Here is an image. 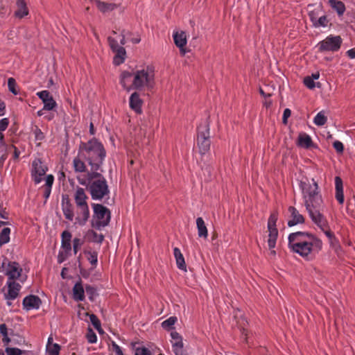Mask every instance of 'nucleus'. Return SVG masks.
<instances>
[{
  "label": "nucleus",
  "mask_w": 355,
  "mask_h": 355,
  "mask_svg": "<svg viewBox=\"0 0 355 355\" xmlns=\"http://www.w3.org/2000/svg\"><path fill=\"white\" fill-rule=\"evenodd\" d=\"M94 214L100 220L99 225L106 226L110 219V211L108 209L100 204H93Z\"/></svg>",
  "instance_id": "nucleus-11"
},
{
  "label": "nucleus",
  "mask_w": 355,
  "mask_h": 355,
  "mask_svg": "<svg viewBox=\"0 0 355 355\" xmlns=\"http://www.w3.org/2000/svg\"><path fill=\"white\" fill-rule=\"evenodd\" d=\"M346 53L350 59H354L355 58V48L348 50Z\"/></svg>",
  "instance_id": "nucleus-63"
},
{
  "label": "nucleus",
  "mask_w": 355,
  "mask_h": 355,
  "mask_svg": "<svg viewBox=\"0 0 355 355\" xmlns=\"http://www.w3.org/2000/svg\"><path fill=\"white\" fill-rule=\"evenodd\" d=\"M298 144L304 148H309L312 144V140L311 137L306 134H301L298 138Z\"/></svg>",
  "instance_id": "nucleus-30"
},
{
  "label": "nucleus",
  "mask_w": 355,
  "mask_h": 355,
  "mask_svg": "<svg viewBox=\"0 0 355 355\" xmlns=\"http://www.w3.org/2000/svg\"><path fill=\"white\" fill-rule=\"evenodd\" d=\"M89 316L90 322L94 326V327L99 332L101 333L103 330L101 329V324L99 319L97 318V316L93 313L89 314L87 313Z\"/></svg>",
  "instance_id": "nucleus-35"
},
{
  "label": "nucleus",
  "mask_w": 355,
  "mask_h": 355,
  "mask_svg": "<svg viewBox=\"0 0 355 355\" xmlns=\"http://www.w3.org/2000/svg\"><path fill=\"white\" fill-rule=\"evenodd\" d=\"M8 87L9 89V91L12 92L13 94L16 95L18 94L17 90L16 89L17 87V83L15 81V79L13 78H9L8 80Z\"/></svg>",
  "instance_id": "nucleus-40"
},
{
  "label": "nucleus",
  "mask_w": 355,
  "mask_h": 355,
  "mask_svg": "<svg viewBox=\"0 0 355 355\" xmlns=\"http://www.w3.org/2000/svg\"><path fill=\"white\" fill-rule=\"evenodd\" d=\"M335 186L336 191H343V180L338 176L335 178Z\"/></svg>",
  "instance_id": "nucleus-51"
},
{
  "label": "nucleus",
  "mask_w": 355,
  "mask_h": 355,
  "mask_svg": "<svg viewBox=\"0 0 355 355\" xmlns=\"http://www.w3.org/2000/svg\"><path fill=\"white\" fill-rule=\"evenodd\" d=\"M86 337L89 343H96L97 341V336L91 328H88Z\"/></svg>",
  "instance_id": "nucleus-41"
},
{
  "label": "nucleus",
  "mask_w": 355,
  "mask_h": 355,
  "mask_svg": "<svg viewBox=\"0 0 355 355\" xmlns=\"http://www.w3.org/2000/svg\"><path fill=\"white\" fill-rule=\"evenodd\" d=\"M92 241L94 242L101 243L104 239V236L101 234H98L96 232L92 231Z\"/></svg>",
  "instance_id": "nucleus-48"
},
{
  "label": "nucleus",
  "mask_w": 355,
  "mask_h": 355,
  "mask_svg": "<svg viewBox=\"0 0 355 355\" xmlns=\"http://www.w3.org/2000/svg\"><path fill=\"white\" fill-rule=\"evenodd\" d=\"M173 347L174 348V352L175 354H176V351H178L179 352H182L183 343H182V339L176 340V341H173Z\"/></svg>",
  "instance_id": "nucleus-47"
},
{
  "label": "nucleus",
  "mask_w": 355,
  "mask_h": 355,
  "mask_svg": "<svg viewBox=\"0 0 355 355\" xmlns=\"http://www.w3.org/2000/svg\"><path fill=\"white\" fill-rule=\"evenodd\" d=\"M329 24V19H328L327 16L324 15L322 16H320V17L317 20V24H315V28H326Z\"/></svg>",
  "instance_id": "nucleus-37"
},
{
  "label": "nucleus",
  "mask_w": 355,
  "mask_h": 355,
  "mask_svg": "<svg viewBox=\"0 0 355 355\" xmlns=\"http://www.w3.org/2000/svg\"><path fill=\"white\" fill-rule=\"evenodd\" d=\"M342 39L339 35H330L324 40L320 41L317 46L320 52L338 51L341 46Z\"/></svg>",
  "instance_id": "nucleus-7"
},
{
  "label": "nucleus",
  "mask_w": 355,
  "mask_h": 355,
  "mask_svg": "<svg viewBox=\"0 0 355 355\" xmlns=\"http://www.w3.org/2000/svg\"><path fill=\"white\" fill-rule=\"evenodd\" d=\"M6 285L8 291L4 293L5 300H15L19 296L21 286L15 281H8Z\"/></svg>",
  "instance_id": "nucleus-13"
},
{
  "label": "nucleus",
  "mask_w": 355,
  "mask_h": 355,
  "mask_svg": "<svg viewBox=\"0 0 355 355\" xmlns=\"http://www.w3.org/2000/svg\"><path fill=\"white\" fill-rule=\"evenodd\" d=\"M288 211L291 214V219L288 220V225L289 227H292L296 225L297 224H302L304 222V216L300 214V212L297 210L294 207H289Z\"/></svg>",
  "instance_id": "nucleus-18"
},
{
  "label": "nucleus",
  "mask_w": 355,
  "mask_h": 355,
  "mask_svg": "<svg viewBox=\"0 0 355 355\" xmlns=\"http://www.w3.org/2000/svg\"><path fill=\"white\" fill-rule=\"evenodd\" d=\"M336 199L338 202L342 205L344 202V194L343 191H336Z\"/></svg>",
  "instance_id": "nucleus-58"
},
{
  "label": "nucleus",
  "mask_w": 355,
  "mask_h": 355,
  "mask_svg": "<svg viewBox=\"0 0 355 355\" xmlns=\"http://www.w3.org/2000/svg\"><path fill=\"white\" fill-rule=\"evenodd\" d=\"M70 252L71 251H66L61 249L58 255V262L59 263L64 262L68 258Z\"/></svg>",
  "instance_id": "nucleus-42"
},
{
  "label": "nucleus",
  "mask_w": 355,
  "mask_h": 355,
  "mask_svg": "<svg viewBox=\"0 0 355 355\" xmlns=\"http://www.w3.org/2000/svg\"><path fill=\"white\" fill-rule=\"evenodd\" d=\"M107 41L111 49L115 53L113 61L114 64L116 65L122 64L125 60V49L123 46H119L118 42L112 37H109Z\"/></svg>",
  "instance_id": "nucleus-8"
},
{
  "label": "nucleus",
  "mask_w": 355,
  "mask_h": 355,
  "mask_svg": "<svg viewBox=\"0 0 355 355\" xmlns=\"http://www.w3.org/2000/svg\"><path fill=\"white\" fill-rule=\"evenodd\" d=\"M288 246L294 252L309 259L313 252L322 249V242L311 234L297 232L288 236Z\"/></svg>",
  "instance_id": "nucleus-2"
},
{
  "label": "nucleus",
  "mask_w": 355,
  "mask_h": 355,
  "mask_svg": "<svg viewBox=\"0 0 355 355\" xmlns=\"http://www.w3.org/2000/svg\"><path fill=\"white\" fill-rule=\"evenodd\" d=\"M34 135H35V139L37 141H42L44 138V133L37 127H36L34 130Z\"/></svg>",
  "instance_id": "nucleus-52"
},
{
  "label": "nucleus",
  "mask_w": 355,
  "mask_h": 355,
  "mask_svg": "<svg viewBox=\"0 0 355 355\" xmlns=\"http://www.w3.org/2000/svg\"><path fill=\"white\" fill-rule=\"evenodd\" d=\"M300 187L304 205L310 218L321 213L323 200L319 191L318 183L312 179V183L302 182Z\"/></svg>",
  "instance_id": "nucleus-4"
},
{
  "label": "nucleus",
  "mask_w": 355,
  "mask_h": 355,
  "mask_svg": "<svg viewBox=\"0 0 355 355\" xmlns=\"http://www.w3.org/2000/svg\"><path fill=\"white\" fill-rule=\"evenodd\" d=\"M46 351L49 355H59L60 346L57 343H54L53 345H46Z\"/></svg>",
  "instance_id": "nucleus-38"
},
{
  "label": "nucleus",
  "mask_w": 355,
  "mask_h": 355,
  "mask_svg": "<svg viewBox=\"0 0 355 355\" xmlns=\"http://www.w3.org/2000/svg\"><path fill=\"white\" fill-rule=\"evenodd\" d=\"M135 355H151V352L146 347H138L135 349Z\"/></svg>",
  "instance_id": "nucleus-49"
},
{
  "label": "nucleus",
  "mask_w": 355,
  "mask_h": 355,
  "mask_svg": "<svg viewBox=\"0 0 355 355\" xmlns=\"http://www.w3.org/2000/svg\"><path fill=\"white\" fill-rule=\"evenodd\" d=\"M42 304L40 298L34 295H30L25 297L23 300V307L26 311L31 309H38Z\"/></svg>",
  "instance_id": "nucleus-14"
},
{
  "label": "nucleus",
  "mask_w": 355,
  "mask_h": 355,
  "mask_svg": "<svg viewBox=\"0 0 355 355\" xmlns=\"http://www.w3.org/2000/svg\"><path fill=\"white\" fill-rule=\"evenodd\" d=\"M133 77L134 72L131 73L127 71H124L121 73L120 83L122 87L128 92L133 89Z\"/></svg>",
  "instance_id": "nucleus-17"
},
{
  "label": "nucleus",
  "mask_w": 355,
  "mask_h": 355,
  "mask_svg": "<svg viewBox=\"0 0 355 355\" xmlns=\"http://www.w3.org/2000/svg\"><path fill=\"white\" fill-rule=\"evenodd\" d=\"M143 100L140 97V94L137 92L132 93L129 98V106L131 110H134L137 114H141Z\"/></svg>",
  "instance_id": "nucleus-15"
},
{
  "label": "nucleus",
  "mask_w": 355,
  "mask_h": 355,
  "mask_svg": "<svg viewBox=\"0 0 355 355\" xmlns=\"http://www.w3.org/2000/svg\"><path fill=\"white\" fill-rule=\"evenodd\" d=\"M322 12V6H318V8L310 10L309 12V16L311 21L313 24V26L315 27V24H317V20L320 17L319 14Z\"/></svg>",
  "instance_id": "nucleus-31"
},
{
  "label": "nucleus",
  "mask_w": 355,
  "mask_h": 355,
  "mask_svg": "<svg viewBox=\"0 0 355 355\" xmlns=\"http://www.w3.org/2000/svg\"><path fill=\"white\" fill-rule=\"evenodd\" d=\"M74 199L77 207L83 206L87 204V196L85 193V189L81 187H78L74 194Z\"/></svg>",
  "instance_id": "nucleus-21"
},
{
  "label": "nucleus",
  "mask_w": 355,
  "mask_h": 355,
  "mask_svg": "<svg viewBox=\"0 0 355 355\" xmlns=\"http://www.w3.org/2000/svg\"><path fill=\"white\" fill-rule=\"evenodd\" d=\"M98 8L102 12H107L113 10L116 8L114 3H109L103 1L98 2Z\"/></svg>",
  "instance_id": "nucleus-33"
},
{
  "label": "nucleus",
  "mask_w": 355,
  "mask_h": 355,
  "mask_svg": "<svg viewBox=\"0 0 355 355\" xmlns=\"http://www.w3.org/2000/svg\"><path fill=\"white\" fill-rule=\"evenodd\" d=\"M54 177L53 175H48L45 179V184L43 186L44 187L52 188V185L53 184Z\"/></svg>",
  "instance_id": "nucleus-54"
},
{
  "label": "nucleus",
  "mask_w": 355,
  "mask_h": 355,
  "mask_svg": "<svg viewBox=\"0 0 355 355\" xmlns=\"http://www.w3.org/2000/svg\"><path fill=\"white\" fill-rule=\"evenodd\" d=\"M333 146L335 148V150L339 153H343L344 150V146L343 143L340 141H335L333 143Z\"/></svg>",
  "instance_id": "nucleus-53"
},
{
  "label": "nucleus",
  "mask_w": 355,
  "mask_h": 355,
  "mask_svg": "<svg viewBox=\"0 0 355 355\" xmlns=\"http://www.w3.org/2000/svg\"><path fill=\"white\" fill-rule=\"evenodd\" d=\"M112 347L116 355H123L121 348L115 342H112Z\"/></svg>",
  "instance_id": "nucleus-56"
},
{
  "label": "nucleus",
  "mask_w": 355,
  "mask_h": 355,
  "mask_svg": "<svg viewBox=\"0 0 355 355\" xmlns=\"http://www.w3.org/2000/svg\"><path fill=\"white\" fill-rule=\"evenodd\" d=\"M154 71L150 67H146L134 71L133 89H151L154 85Z\"/></svg>",
  "instance_id": "nucleus-5"
},
{
  "label": "nucleus",
  "mask_w": 355,
  "mask_h": 355,
  "mask_svg": "<svg viewBox=\"0 0 355 355\" xmlns=\"http://www.w3.org/2000/svg\"><path fill=\"white\" fill-rule=\"evenodd\" d=\"M304 83L309 89H313L315 87V84L313 80V78H311L310 76H306L304 78Z\"/></svg>",
  "instance_id": "nucleus-50"
},
{
  "label": "nucleus",
  "mask_w": 355,
  "mask_h": 355,
  "mask_svg": "<svg viewBox=\"0 0 355 355\" xmlns=\"http://www.w3.org/2000/svg\"><path fill=\"white\" fill-rule=\"evenodd\" d=\"M196 227L198 236L200 238L207 239L208 236V230L202 218H197Z\"/></svg>",
  "instance_id": "nucleus-25"
},
{
  "label": "nucleus",
  "mask_w": 355,
  "mask_h": 355,
  "mask_svg": "<svg viewBox=\"0 0 355 355\" xmlns=\"http://www.w3.org/2000/svg\"><path fill=\"white\" fill-rule=\"evenodd\" d=\"M47 167L44 165L41 159H35L32 163L31 175L35 184H39L42 181V176L44 175Z\"/></svg>",
  "instance_id": "nucleus-9"
},
{
  "label": "nucleus",
  "mask_w": 355,
  "mask_h": 355,
  "mask_svg": "<svg viewBox=\"0 0 355 355\" xmlns=\"http://www.w3.org/2000/svg\"><path fill=\"white\" fill-rule=\"evenodd\" d=\"M36 95L44 103L43 110L51 111L57 106L55 101L53 99L52 95H51L48 90H42L38 92H37Z\"/></svg>",
  "instance_id": "nucleus-12"
},
{
  "label": "nucleus",
  "mask_w": 355,
  "mask_h": 355,
  "mask_svg": "<svg viewBox=\"0 0 355 355\" xmlns=\"http://www.w3.org/2000/svg\"><path fill=\"white\" fill-rule=\"evenodd\" d=\"M83 244V241L78 238H75L73 241V250L75 254H77L78 250Z\"/></svg>",
  "instance_id": "nucleus-45"
},
{
  "label": "nucleus",
  "mask_w": 355,
  "mask_h": 355,
  "mask_svg": "<svg viewBox=\"0 0 355 355\" xmlns=\"http://www.w3.org/2000/svg\"><path fill=\"white\" fill-rule=\"evenodd\" d=\"M291 114V110H289L288 108H286L284 110V113H283V119H282L284 123H287V119L288 117H290Z\"/></svg>",
  "instance_id": "nucleus-59"
},
{
  "label": "nucleus",
  "mask_w": 355,
  "mask_h": 355,
  "mask_svg": "<svg viewBox=\"0 0 355 355\" xmlns=\"http://www.w3.org/2000/svg\"><path fill=\"white\" fill-rule=\"evenodd\" d=\"M197 145L202 155H205L209 150V124L207 120L198 128Z\"/></svg>",
  "instance_id": "nucleus-6"
},
{
  "label": "nucleus",
  "mask_w": 355,
  "mask_h": 355,
  "mask_svg": "<svg viewBox=\"0 0 355 355\" xmlns=\"http://www.w3.org/2000/svg\"><path fill=\"white\" fill-rule=\"evenodd\" d=\"M9 125V119L8 118H3L0 120V132L4 131L7 129Z\"/></svg>",
  "instance_id": "nucleus-55"
},
{
  "label": "nucleus",
  "mask_w": 355,
  "mask_h": 355,
  "mask_svg": "<svg viewBox=\"0 0 355 355\" xmlns=\"http://www.w3.org/2000/svg\"><path fill=\"white\" fill-rule=\"evenodd\" d=\"M72 297L76 302H83L85 300V289L81 279L73 286L72 288Z\"/></svg>",
  "instance_id": "nucleus-19"
},
{
  "label": "nucleus",
  "mask_w": 355,
  "mask_h": 355,
  "mask_svg": "<svg viewBox=\"0 0 355 355\" xmlns=\"http://www.w3.org/2000/svg\"><path fill=\"white\" fill-rule=\"evenodd\" d=\"M313 222L318 226V227L324 232L329 240L335 236L334 232L330 230L328 222L324 215L317 214L315 216L311 217Z\"/></svg>",
  "instance_id": "nucleus-10"
},
{
  "label": "nucleus",
  "mask_w": 355,
  "mask_h": 355,
  "mask_svg": "<svg viewBox=\"0 0 355 355\" xmlns=\"http://www.w3.org/2000/svg\"><path fill=\"white\" fill-rule=\"evenodd\" d=\"M330 246L337 252L338 250L341 249V246L340 245L338 239L336 237H333L330 240H329Z\"/></svg>",
  "instance_id": "nucleus-43"
},
{
  "label": "nucleus",
  "mask_w": 355,
  "mask_h": 355,
  "mask_svg": "<svg viewBox=\"0 0 355 355\" xmlns=\"http://www.w3.org/2000/svg\"><path fill=\"white\" fill-rule=\"evenodd\" d=\"M78 182L87 188L93 200H102L109 196L107 182L98 171L88 172L83 178L78 177Z\"/></svg>",
  "instance_id": "nucleus-3"
},
{
  "label": "nucleus",
  "mask_w": 355,
  "mask_h": 355,
  "mask_svg": "<svg viewBox=\"0 0 355 355\" xmlns=\"http://www.w3.org/2000/svg\"><path fill=\"white\" fill-rule=\"evenodd\" d=\"M10 229L9 227H4L0 233V246L8 243L10 241Z\"/></svg>",
  "instance_id": "nucleus-32"
},
{
  "label": "nucleus",
  "mask_w": 355,
  "mask_h": 355,
  "mask_svg": "<svg viewBox=\"0 0 355 355\" xmlns=\"http://www.w3.org/2000/svg\"><path fill=\"white\" fill-rule=\"evenodd\" d=\"M173 40L175 45L184 53L183 48L187 44L186 33L184 31H181L180 33L175 32L173 33Z\"/></svg>",
  "instance_id": "nucleus-22"
},
{
  "label": "nucleus",
  "mask_w": 355,
  "mask_h": 355,
  "mask_svg": "<svg viewBox=\"0 0 355 355\" xmlns=\"http://www.w3.org/2000/svg\"><path fill=\"white\" fill-rule=\"evenodd\" d=\"M171 336L172 339L173 340V341H176V340L182 339L180 334L176 331H172L171 333Z\"/></svg>",
  "instance_id": "nucleus-62"
},
{
  "label": "nucleus",
  "mask_w": 355,
  "mask_h": 355,
  "mask_svg": "<svg viewBox=\"0 0 355 355\" xmlns=\"http://www.w3.org/2000/svg\"><path fill=\"white\" fill-rule=\"evenodd\" d=\"M12 147L14 148V158L18 159L20 152L18 150V149L15 146H12Z\"/></svg>",
  "instance_id": "nucleus-64"
},
{
  "label": "nucleus",
  "mask_w": 355,
  "mask_h": 355,
  "mask_svg": "<svg viewBox=\"0 0 355 355\" xmlns=\"http://www.w3.org/2000/svg\"><path fill=\"white\" fill-rule=\"evenodd\" d=\"M177 322L176 317H170L162 323V327L166 330H170L173 328L175 323Z\"/></svg>",
  "instance_id": "nucleus-36"
},
{
  "label": "nucleus",
  "mask_w": 355,
  "mask_h": 355,
  "mask_svg": "<svg viewBox=\"0 0 355 355\" xmlns=\"http://www.w3.org/2000/svg\"><path fill=\"white\" fill-rule=\"evenodd\" d=\"M71 234L69 231H64L62 234L61 249L66 251L71 250Z\"/></svg>",
  "instance_id": "nucleus-26"
},
{
  "label": "nucleus",
  "mask_w": 355,
  "mask_h": 355,
  "mask_svg": "<svg viewBox=\"0 0 355 355\" xmlns=\"http://www.w3.org/2000/svg\"><path fill=\"white\" fill-rule=\"evenodd\" d=\"M106 156L103 144L93 139L87 142H81L78 155L73 159V168L76 173H86L98 171Z\"/></svg>",
  "instance_id": "nucleus-1"
},
{
  "label": "nucleus",
  "mask_w": 355,
  "mask_h": 355,
  "mask_svg": "<svg viewBox=\"0 0 355 355\" xmlns=\"http://www.w3.org/2000/svg\"><path fill=\"white\" fill-rule=\"evenodd\" d=\"M7 355H21L22 351L18 348L15 347H7L6 349Z\"/></svg>",
  "instance_id": "nucleus-46"
},
{
  "label": "nucleus",
  "mask_w": 355,
  "mask_h": 355,
  "mask_svg": "<svg viewBox=\"0 0 355 355\" xmlns=\"http://www.w3.org/2000/svg\"><path fill=\"white\" fill-rule=\"evenodd\" d=\"M22 272V268L17 262H9L6 271V275L8 276V281H15L19 278Z\"/></svg>",
  "instance_id": "nucleus-16"
},
{
  "label": "nucleus",
  "mask_w": 355,
  "mask_h": 355,
  "mask_svg": "<svg viewBox=\"0 0 355 355\" xmlns=\"http://www.w3.org/2000/svg\"><path fill=\"white\" fill-rule=\"evenodd\" d=\"M17 7V8L15 12L16 17L22 18L28 14V10L24 0H18Z\"/></svg>",
  "instance_id": "nucleus-28"
},
{
  "label": "nucleus",
  "mask_w": 355,
  "mask_h": 355,
  "mask_svg": "<svg viewBox=\"0 0 355 355\" xmlns=\"http://www.w3.org/2000/svg\"><path fill=\"white\" fill-rule=\"evenodd\" d=\"M79 211L76 217V221L80 225H84L89 217V209L88 205L78 207Z\"/></svg>",
  "instance_id": "nucleus-20"
},
{
  "label": "nucleus",
  "mask_w": 355,
  "mask_h": 355,
  "mask_svg": "<svg viewBox=\"0 0 355 355\" xmlns=\"http://www.w3.org/2000/svg\"><path fill=\"white\" fill-rule=\"evenodd\" d=\"M278 214L277 212H273L270 214L268 220V230L277 229L276 223L277 220Z\"/></svg>",
  "instance_id": "nucleus-39"
},
{
  "label": "nucleus",
  "mask_w": 355,
  "mask_h": 355,
  "mask_svg": "<svg viewBox=\"0 0 355 355\" xmlns=\"http://www.w3.org/2000/svg\"><path fill=\"white\" fill-rule=\"evenodd\" d=\"M173 254L176 260V264L179 269L186 270V263L183 254L178 248L173 249Z\"/></svg>",
  "instance_id": "nucleus-27"
},
{
  "label": "nucleus",
  "mask_w": 355,
  "mask_h": 355,
  "mask_svg": "<svg viewBox=\"0 0 355 355\" xmlns=\"http://www.w3.org/2000/svg\"><path fill=\"white\" fill-rule=\"evenodd\" d=\"M62 209L64 217L69 220L72 221L74 217L73 208L69 200H67L66 202L64 200H62Z\"/></svg>",
  "instance_id": "nucleus-23"
},
{
  "label": "nucleus",
  "mask_w": 355,
  "mask_h": 355,
  "mask_svg": "<svg viewBox=\"0 0 355 355\" xmlns=\"http://www.w3.org/2000/svg\"><path fill=\"white\" fill-rule=\"evenodd\" d=\"M0 333L3 337L7 338L8 328L6 324H0Z\"/></svg>",
  "instance_id": "nucleus-60"
},
{
  "label": "nucleus",
  "mask_w": 355,
  "mask_h": 355,
  "mask_svg": "<svg viewBox=\"0 0 355 355\" xmlns=\"http://www.w3.org/2000/svg\"><path fill=\"white\" fill-rule=\"evenodd\" d=\"M89 257L88 260L90 262V263L94 266L96 267L98 262V253L95 251L94 252H89Z\"/></svg>",
  "instance_id": "nucleus-44"
},
{
  "label": "nucleus",
  "mask_w": 355,
  "mask_h": 355,
  "mask_svg": "<svg viewBox=\"0 0 355 355\" xmlns=\"http://www.w3.org/2000/svg\"><path fill=\"white\" fill-rule=\"evenodd\" d=\"M41 189L43 191V196L45 198V200L46 201L51 195V189L44 187H42Z\"/></svg>",
  "instance_id": "nucleus-57"
},
{
  "label": "nucleus",
  "mask_w": 355,
  "mask_h": 355,
  "mask_svg": "<svg viewBox=\"0 0 355 355\" xmlns=\"http://www.w3.org/2000/svg\"><path fill=\"white\" fill-rule=\"evenodd\" d=\"M328 3L331 8L336 12L339 17L343 15L346 10L343 2L338 0H329Z\"/></svg>",
  "instance_id": "nucleus-24"
},
{
  "label": "nucleus",
  "mask_w": 355,
  "mask_h": 355,
  "mask_svg": "<svg viewBox=\"0 0 355 355\" xmlns=\"http://www.w3.org/2000/svg\"><path fill=\"white\" fill-rule=\"evenodd\" d=\"M268 245L269 249H273L275 248L276 241L278 236V230L277 229H270L268 230Z\"/></svg>",
  "instance_id": "nucleus-29"
},
{
  "label": "nucleus",
  "mask_w": 355,
  "mask_h": 355,
  "mask_svg": "<svg viewBox=\"0 0 355 355\" xmlns=\"http://www.w3.org/2000/svg\"><path fill=\"white\" fill-rule=\"evenodd\" d=\"M327 121V116L324 115L323 112H318L313 119V122L316 125L322 126L324 125Z\"/></svg>",
  "instance_id": "nucleus-34"
},
{
  "label": "nucleus",
  "mask_w": 355,
  "mask_h": 355,
  "mask_svg": "<svg viewBox=\"0 0 355 355\" xmlns=\"http://www.w3.org/2000/svg\"><path fill=\"white\" fill-rule=\"evenodd\" d=\"M5 110H6V104L1 99H0V116L4 115Z\"/></svg>",
  "instance_id": "nucleus-61"
}]
</instances>
